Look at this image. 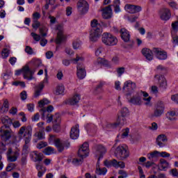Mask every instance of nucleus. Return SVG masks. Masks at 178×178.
Listing matches in <instances>:
<instances>
[{
    "label": "nucleus",
    "instance_id": "f257e3e1",
    "mask_svg": "<svg viewBox=\"0 0 178 178\" xmlns=\"http://www.w3.org/2000/svg\"><path fill=\"white\" fill-rule=\"evenodd\" d=\"M19 137H24L25 145H24V149H29V144L31 141V136L33 134V128L31 126H23L22 127L18 133Z\"/></svg>",
    "mask_w": 178,
    "mask_h": 178
},
{
    "label": "nucleus",
    "instance_id": "f03ea898",
    "mask_svg": "<svg viewBox=\"0 0 178 178\" xmlns=\"http://www.w3.org/2000/svg\"><path fill=\"white\" fill-rule=\"evenodd\" d=\"M90 26L93 29L90 31V40L92 42H97L99 37L102 35V28L101 24H98V20L93 19L90 22Z\"/></svg>",
    "mask_w": 178,
    "mask_h": 178
},
{
    "label": "nucleus",
    "instance_id": "7ed1b4c3",
    "mask_svg": "<svg viewBox=\"0 0 178 178\" xmlns=\"http://www.w3.org/2000/svg\"><path fill=\"white\" fill-rule=\"evenodd\" d=\"M114 155L120 159V161H124L127 158H129L130 153L127 149V147L125 145H119L115 150Z\"/></svg>",
    "mask_w": 178,
    "mask_h": 178
},
{
    "label": "nucleus",
    "instance_id": "20e7f679",
    "mask_svg": "<svg viewBox=\"0 0 178 178\" xmlns=\"http://www.w3.org/2000/svg\"><path fill=\"white\" fill-rule=\"evenodd\" d=\"M22 73H23L24 79H26V80H33V74L35 73V70H31L29 65H25L22 70H19L15 72L16 76H20Z\"/></svg>",
    "mask_w": 178,
    "mask_h": 178
},
{
    "label": "nucleus",
    "instance_id": "39448f33",
    "mask_svg": "<svg viewBox=\"0 0 178 178\" xmlns=\"http://www.w3.org/2000/svg\"><path fill=\"white\" fill-rule=\"evenodd\" d=\"M102 41L103 44L108 47H113V45H116V44H118V38L108 33H103Z\"/></svg>",
    "mask_w": 178,
    "mask_h": 178
},
{
    "label": "nucleus",
    "instance_id": "423d86ee",
    "mask_svg": "<svg viewBox=\"0 0 178 178\" xmlns=\"http://www.w3.org/2000/svg\"><path fill=\"white\" fill-rule=\"evenodd\" d=\"M54 145L58 152H63L65 149L70 147V142L69 140H60L59 138L54 139Z\"/></svg>",
    "mask_w": 178,
    "mask_h": 178
},
{
    "label": "nucleus",
    "instance_id": "0eeeda50",
    "mask_svg": "<svg viewBox=\"0 0 178 178\" xmlns=\"http://www.w3.org/2000/svg\"><path fill=\"white\" fill-rule=\"evenodd\" d=\"M141 95H143L145 98L148 97V93L147 92L140 91L136 93L131 99L129 100L130 104H133V105H141L143 104V101L141 100Z\"/></svg>",
    "mask_w": 178,
    "mask_h": 178
},
{
    "label": "nucleus",
    "instance_id": "6e6552de",
    "mask_svg": "<svg viewBox=\"0 0 178 178\" xmlns=\"http://www.w3.org/2000/svg\"><path fill=\"white\" fill-rule=\"evenodd\" d=\"M165 112V104L162 101H159L154 106V110L153 116L154 118H161V115H163Z\"/></svg>",
    "mask_w": 178,
    "mask_h": 178
},
{
    "label": "nucleus",
    "instance_id": "1a4fd4ad",
    "mask_svg": "<svg viewBox=\"0 0 178 178\" xmlns=\"http://www.w3.org/2000/svg\"><path fill=\"white\" fill-rule=\"evenodd\" d=\"M136 83L132 82L131 81H127L124 82L122 90L124 92H127V95H131L134 90H136Z\"/></svg>",
    "mask_w": 178,
    "mask_h": 178
},
{
    "label": "nucleus",
    "instance_id": "9d476101",
    "mask_svg": "<svg viewBox=\"0 0 178 178\" xmlns=\"http://www.w3.org/2000/svg\"><path fill=\"white\" fill-rule=\"evenodd\" d=\"M77 9L81 15H86L88 13L90 6L88 3L84 0H80L77 3Z\"/></svg>",
    "mask_w": 178,
    "mask_h": 178
},
{
    "label": "nucleus",
    "instance_id": "9b49d317",
    "mask_svg": "<svg viewBox=\"0 0 178 178\" xmlns=\"http://www.w3.org/2000/svg\"><path fill=\"white\" fill-rule=\"evenodd\" d=\"M90 145L88 143L85 142L82 146L79 148L78 151V156L79 158H87L88 154L90 153V149L88 148Z\"/></svg>",
    "mask_w": 178,
    "mask_h": 178
},
{
    "label": "nucleus",
    "instance_id": "f8f14e48",
    "mask_svg": "<svg viewBox=\"0 0 178 178\" xmlns=\"http://www.w3.org/2000/svg\"><path fill=\"white\" fill-rule=\"evenodd\" d=\"M152 51L157 59H159L160 60H165V59H168V53L162 49L154 47Z\"/></svg>",
    "mask_w": 178,
    "mask_h": 178
},
{
    "label": "nucleus",
    "instance_id": "ddd939ff",
    "mask_svg": "<svg viewBox=\"0 0 178 178\" xmlns=\"http://www.w3.org/2000/svg\"><path fill=\"white\" fill-rule=\"evenodd\" d=\"M126 12L134 15V13H138L143 10V8L140 6H136L132 4H126L124 6Z\"/></svg>",
    "mask_w": 178,
    "mask_h": 178
},
{
    "label": "nucleus",
    "instance_id": "4468645a",
    "mask_svg": "<svg viewBox=\"0 0 178 178\" xmlns=\"http://www.w3.org/2000/svg\"><path fill=\"white\" fill-rule=\"evenodd\" d=\"M159 15L160 17V19L161 20H164L165 22H168L169 19L172 17V13H170V10L169 8H161L159 12Z\"/></svg>",
    "mask_w": 178,
    "mask_h": 178
},
{
    "label": "nucleus",
    "instance_id": "2eb2a0df",
    "mask_svg": "<svg viewBox=\"0 0 178 178\" xmlns=\"http://www.w3.org/2000/svg\"><path fill=\"white\" fill-rule=\"evenodd\" d=\"M155 79L158 80L159 88L161 90H166L168 87V82L166 81V78L163 75L156 74L154 76Z\"/></svg>",
    "mask_w": 178,
    "mask_h": 178
},
{
    "label": "nucleus",
    "instance_id": "dca6fc26",
    "mask_svg": "<svg viewBox=\"0 0 178 178\" xmlns=\"http://www.w3.org/2000/svg\"><path fill=\"white\" fill-rule=\"evenodd\" d=\"M0 137L4 140L8 141L12 137L10 131L6 127H1L0 128Z\"/></svg>",
    "mask_w": 178,
    "mask_h": 178
},
{
    "label": "nucleus",
    "instance_id": "f3484780",
    "mask_svg": "<svg viewBox=\"0 0 178 178\" xmlns=\"http://www.w3.org/2000/svg\"><path fill=\"white\" fill-rule=\"evenodd\" d=\"M17 156H19L18 152H13L11 148L8 149L7 152V159L8 162H16L17 161Z\"/></svg>",
    "mask_w": 178,
    "mask_h": 178
},
{
    "label": "nucleus",
    "instance_id": "a211bd4d",
    "mask_svg": "<svg viewBox=\"0 0 178 178\" xmlns=\"http://www.w3.org/2000/svg\"><path fill=\"white\" fill-rule=\"evenodd\" d=\"M168 142V137L165 134L159 135L156 139V144L160 147V148H163L166 145Z\"/></svg>",
    "mask_w": 178,
    "mask_h": 178
},
{
    "label": "nucleus",
    "instance_id": "6ab92c4d",
    "mask_svg": "<svg viewBox=\"0 0 178 178\" xmlns=\"http://www.w3.org/2000/svg\"><path fill=\"white\" fill-rule=\"evenodd\" d=\"M80 134V129H79V124H76L74 127H72L70 131V138L72 140H77Z\"/></svg>",
    "mask_w": 178,
    "mask_h": 178
},
{
    "label": "nucleus",
    "instance_id": "aec40b11",
    "mask_svg": "<svg viewBox=\"0 0 178 178\" xmlns=\"http://www.w3.org/2000/svg\"><path fill=\"white\" fill-rule=\"evenodd\" d=\"M77 77L80 79V80H83V79H84V77H86V68L84 67V65H81V64H79L77 65Z\"/></svg>",
    "mask_w": 178,
    "mask_h": 178
},
{
    "label": "nucleus",
    "instance_id": "412c9836",
    "mask_svg": "<svg viewBox=\"0 0 178 178\" xmlns=\"http://www.w3.org/2000/svg\"><path fill=\"white\" fill-rule=\"evenodd\" d=\"M103 19H111L112 17V5L104 8L102 13Z\"/></svg>",
    "mask_w": 178,
    "mask_h": 178
},
{
    "label": "nucleus",
    "instance_id": "4be33fe9",
    "mask_svg": "<svg viewBox=\"0 0 178 178\" xmlns=\"http://www.w3.org/2000/svg\"><path fill=\"white\" fill-rule=\"evenodd\" d=\"M120 33L121 34V38L124 42H129L130 41V32L127 29L122 28L120 29Z\"/></svg>",
    "mask_w": 178,
    "mask_h": 178
},
{
    "label": "nucleus",
    "instance_id": "5701e85b",
    "mask_svg": "<svg viewBox=\"0 0 178 178\" xmlns=\"http://www.w3.org/2000/svg\"><path fill=\"white\" fill-rule=\"evenodd\" d=\"M142 54L147 60H152L154 59V51L148 48L143 49Z\"/></svg>",
    "mask_w": 178,
    "mask_h": 178
},
{
    "label": "nucleus",
    "instance_id": "b1692460",
    "mask_svg": "<svg viewBox=\"0 0 178 178\" xmlns=\"http://www.w3.org/2000/svg\"><path fill=\"white\" fill-rule=\"evenodd\" d=\"M95 149L96 154L99 156L98 161H99V159L102 158V154L106 152V148L102 146V145H99L95 147Z\"/></svg>",
    "mask_w": 178,
    "mask_h": 178
},
{
    "label": "nucleus",
    "instance_id": "393cba45",
    "mask_svg": "<svg viewBox=\"0 0 178 178\" xmlns=\"http://www.w3.org/2000/svg\"><path fill=\"white\" fill-rule=\"evenodd\" d=\"M58 30V32L57 33V38L56 39V44H61L62 41L65 40V36L63 35V29L60 28V26H58L57 28Z\"/></svg>",
    "mask_w": 178,
    "mask_h": 178
},
{
    "label": "nucleus",
    "instance_id": "a878e982",
    "mask_svg": "<svg viewBox=\"0 0 178 178\" xmlns=\"http://www.w3.org/2000/svg\"><path fill=\"white\" fill-rule=\"evenodd\" d=\"M1 122L4 126L3 127H6L7 129H9L10 126H12V119H10L8 115H4L1 117Z\"/></svg>",
    "mask_w": 178,
    "mask_h": 178
},
{
    "label": "nucleus",
    "instance_id": "bb28decb",
    "mask_svg": "<svg viewBox=\"0 0 178 178\" xmlns=\"http://www.w3.org/2000/svg\"><path fill=\"white\" fill-rule=\"evenodd\" d=\"M95 66H97V67H99L101 65H103L104 66H106V67L111 66L109 64V61L106 60L104 58H99L94 63Z\"/></svg>",
    "mask_w": 178,
    "mask_h": 178
},
{
    "label": "nucleus",
    "instance_id": "cd10ccee",
    "mask_svg": "<svg viewBox=\"0 0 178 178\" xmlns=\"http://www.w3.org/2000/svg\"><path fill=\"white\" fill-rule=\"evenodd\" d=\"M80 101V95H75L72 98L67 100L66 104L68 105H77Z\"/></svg>",
    "mask_w": 178,
    "mask_h": 178
},
{
    "label": "nucleus",
    "instance_id": "c85d7f7f",
    "mask_svg": "<svg viewBox=\"0 0 178 178\" xmlns=\"http://www.w3.org/2000/svg\"><path fill=\"white\" fill-rule=\"evenodd\" d=\"M31 155L34 158V162H41L44 159V154L36 151L33 152Z\"/></svg>",
    "mask_w": 178,
    "mask_h": 178
},
{
    "label": "nucleus",
    "instance_id": "c756f323",
    "mask_svg": "<svg viewBox=\"0 0 178 178\" xmlns=\"http://www.w3.org/2000/svg\"><path fill=\"white\" fill-rule=\"evenodd\" d=\"M106 172H108V170L106 169V168H101V167H99V161H98L96 165V170H95L96 175H99V176L101 175L104 176V175H106Z\"/></svg>",
    "mask_w": 178,
    "mask_h": 178
},
{
    "label": "nucleus",
    "instance_id": "7c9ffc66",
    "mask_svg": "<svg viewBox=\"0 0 178 178\" xmlns=\"http://www.w3.org/2000/svg\"><path fill=\"white\" fill-rule=\"evenodd\" d=\"M44 82H41L38 86L35 87V93H34V97L35 98H38L41 95V92L42 90H44Z\"/></svg>",
    "mask_w": 178,
    "mask_h": 178
},
{
    "label": "nucleus",
    "instance_id": "2f4dec72",
    "mask_svg": "<svg viewBox=\"0 0 178 178\" xmlns=\"http://www.w3.org/2000/svg\"><path fill=\"white\" fill-rule=\"evenodd\" d=\"M31 63L33 65V67L31 70H35V72L40 67V65L42 63L41 60L33 58L31 60Z\"/></svg>",
    "mask_w": 178,
    "mask_h": 178
},
{
    "label": "nucleus",
    "instance_id": "473e14b6",
    "mask_svg": "<svg viewBox=\"0 0 178 178\" xmlns=\"http://www.w3.org/2000/svg\"><path fill=\"white\" fill-rule=\"evenodd\" d=\"M159 156H161V152L156 150L147 154L148 159L150 161H152L154 158H159Z\"/></svg>",
    "mask_w": 178,
    "mask_h": 178
},
{
    "label": "nucleus",
    "instance_id": "72a5a7b5",
    "mask_svg": "<svg viewBox=\"0 0 178 178\" xmlns=\"http://www.w3.org/2000/svg\"><path fill=\"white\" fill-rule=\"evenodd\" d=\"M114 12L119 13L120 12V0H114L113 2Z\"/></svg>",
    "mask_w": 178,
    "mask_h": 178
},
{
    "label": "nucleus",
    "instance_id": "f704fd0d",
    "mask_svg": "<svg viewBox=\"0 0 178 178\" xmlns=\"http://www.w3.org/2000/svg\"><path fill=\"white\" fill-rule=\"evenodd\" d=\"M117 124V126H124L126 123H127V121L126 120V117L123 116H119L118 119L117 120V122H115Z\"/></svg>",
    "mask_w": 178,
    "mask_h": 178
},
{
    "label": "nucleus",
    "instance_id": "c9c22d12",
    "mask_svg": "<svg viewBox=\"0 0 178 178\" xmlns=\"http://www.w3.org/2000/svg\"><path fill=\"white\" fill-rule=\"evenodd\" d=\"M65 92V86L63 85H59L56 90V95H62Z\"/></svg>",
    "mask_w": 178,
    "mask_h": 178
},
{
    "label": "nucleus",
    "instance_id": "e433bc0d",
    "mask_svg": "<svg viewBox=\"0 0 178 178\" xmlns=\"http://www.w3.org/2000/svg\"><path fill=\"white\" fill-rule=\"evenodd\" d=\"M175 116H178V111L177 112L174 111H168L167 113V118L169 120H175V118H175Z\"/></svg>",
    "mask_w": 178,
    "mask_h": 178
},
{
    "label": "nucleus",
    "instance_id": "4c0bfd02",
    "mask_svg": "<svg viewBox=\"0 0 178 178\" xmlns=\"http://www.w3.org/2000/svg\"><path fill=\"white\" fill-rule=\"evenodd\" d=\"M160 163L163 170H166L169 168V163L163 159H160Z\"/></svg>",
    "mask_w": 178,
    "mask_h": 178
},
{
    "label": "nucleus",
    "instance_id": "58836bf2",
    "mask_svg": "<svg viewBox=\"0 0 178 178\" xmlns=\"http://www.w3.org/2000/svg\"><path fill=\"white\" fill-rule=\"evenodd\" d=\"M84 161L83 158H80V159H73L72 160V163L75 166H79V165H81Z\"/></svg>",
    "mask_w": 178,
    "mask_h": 178
},
{
    "label": "nucleus",
    "instance_id": "ea45409f",
    "mask_svg": "<svg viewBox=\"0 0 178 178\" xmlns=\"http://www.w3.org/2000/svg\"><path fill=\"white\" fill-rule=\"evenodd\" d=\"M127 42L124 45V48H126L127 49H131V48H133V47H134V40H133L129 39V40L128 42Z\"/></svg>",
    "mask_w": 178,
    "mask_h": 178
},
{
    "label": "nucleus",
    "instance_id": "a19ab883",
    "mask_svg": "<svg viewBox=\"0 0 178 178\" xmlns=\"http://www.w3.org/2000/svg\"><path fill=\"white\" fill-rule=\"evenodd\" d=\"M35 137H38V140H44L45 138L44 131H40L35 134Z\"/></svg>",
    "mask_w": 178,
    "mask_h": 178
},
{
    "label": "nucleus",
    "instance_id": "79ce46f5",
    "mask_svg": "<svg viewBox=\"0 0 178 178\" xmlns=\"http://www.w3.org/2000/svg\"><path fill=\"white\" fill-rule=\"evenodd\" d=\"M44 153L46 155H51V154H54V148L51 147H47L44 149Z\"/></svg>",
    "mask_w": 178,
    "mask_h": 178
},
{
    "label": "nucleus",
    "instance_id": "37998d69",
    "mask_svg": "<svg viewBox=\"0 0 178 178\" xmlns=\"http://www.w3.org/2000/svg\"><path fill=\"white\" fill-rule=\"evenodd\" d=\"M48 104H49V101H48L47 99H43L38 102L39 106L40 108H42L44 106V105H48Z\"/></svg>",
    "mask_w": 178,
    "mask_h": 178
},
{
    "label": "nucleus",
    "instance_id": "c03bdc74",
    "mask_svg": "<svg viewBox=\"0 0 178 178\" xmlns=\"http://www.w3.org/2000/svg\"><path fill=\"white\" fill-rule=\"evenodd\" d=\"M129 115V108L124 107L121 110V116L126 118Z\"/></svg>",
    "mask_w": 178,
    "mask_h": 178
},
{
    "label": "nucleus",
    "instance_id": "a18cd8bd",
    "mask_svg": "<svg viewBox=\"0 0 178 178\" xmlns=\"http://www.w3.org/2000/svg\"><path fill=\"white\" fill-rule=\"evenodd\" d=\"M116 127H118V124H116V122L107 124L106 126L107 130H113V129H116Z\"/></svg>",
    "mask_w": 178,
    "mask_h": 178
},
{
    "label": "nucleus",
    "instance_id": "49530a36",
    "mask_svg": "<svg viewBox=\"0 0 178 178\" xmlns=\"http://www.w3.org/2000/svg\"><path fill=\"white\" fill-rule=\"evenodd\" d=\"M53 130L56 133H59L60 131V123H56L53 125Z\"/></svg>",
    "mask_w": 178,
    "mask_h": 178
},
{
    "label": "nucleus",
    "instance_id": "de8ad7c7",
    "mask_svg": "<svg viewBox=\"0 0 178 178\" xmlns=\"http://www.w3.org/2000/svg\"><path fill=\"white\" fill-rule=\"evenodd\" d=\"M129 133H130V129L126 128L125 129H123L122 134V138L127 137V136H129Z\"/></svg>",
    "mask_w": 178,
    "mask_h": 178
},
{
    "label": "nucleus",
    "instance_id": "09e8293b",
    "mask_svg": "<svg viewBox=\"0 0 178 178\" xmlns=\"http://www.w3.org/2000/svg\"><path fill=\"white\" fill-rule=\"evenodd\" d=\"M139 16H140V15H132V16L128 17V20L131 23H134V22H136V20H137V19H138Z\"/></svg>",
    "mask_w": 178,
    "mask_h": 178
},
{
    "label": "nucleus",
    "instance_id": "8fccbe9b",
    "mask_svg": "<svg viewBox=\"0 0 178 178\" xmlns=\"http://www.w3.org/2000/svg\"><path fill=\"white\" fill-rule=\"evenodd\" d=\"M72 60L74 62V63H77V62H83V60H84V58L76 55V58H73Z\"/></svg>",
    "mask_w": 178,
    "mask_h": 178
},
{
    "label": "nucleus",
    "instance_id": "3c124183",
    "mask_svg": "<svg viewBox=\"0 0 178 178\" xmlns=\"http://www.w3.org/2000/svg\"><path fill=\"white\" fill-rule=\"evenodd\" d=\"M25 52L28 54V55H33L34 54V51H33V48L30 46H26L25 48Z\"/></svg>",
    "mask_w": 178,
    "mask_h": 178
},
{
    "label": "nucleus",
    "instance_id": "603ef678",
    "mask_svg": "<svg viewBox=\"0 0 178 178\" xmlns=\"http://www.w3.org/2000/svg\"><path fill=\"white\" fill-rule=\"evenodd\" d=\"M15 167H16V165H15V163H9L8 165V166L6 167V170L7 172H11L12 170H13V168Z\"/></svg>",
    "mask_w": 178,
    "mask_h": 178
},
{
    "label": "nucleus",
    "instance_id": "864d4df0",
    "mask_svg": "<svg viewBox=\"0 0 178 178\" xmlns=\"http://www.w3.org/2000/svg\"><path fill=\"white\" fill-rule=\"evenodd\" d=\"M156 69L157 71L162 72L163 73H165L166 70H168V69L162 65L157 66Z\"/></svg>",
    "mask_w": 178,
    "mask_h": 178
},
{
    "label": "nucleus",
    "instance_id": "5fc2aeb1",
    "mask_svg": "<svg viewBox=\"0 0 178 178\" xmlns=\"http://www.w3.org/2000/svg\"><path fill=\"white\" fill-rule=\"evenodd\" d=\"M1 56L4 58H8V56H9V50H8V49H4L1 51Z\"/></svg>",
    "mask_w": 178,
    "mask_h": 178
},
{
    "label": "nucleus",
    "instance_id": "6e6d98bb",
    "mask_svg": "<svg viewBox=\"0 0 178 178\" xmlns=\"http://www.w3.org/2000/svg\"><path fill=\"white\" fill-rule=\"evenodd\" d=\"M20 98L22 101H26V99H27V92L26 90H24L20 93Z\"/></svg>",
    "mask_w": 178,
    "mask_h": 178
},
{
    "label": "nucleus",
    "instance_id": "4d7b16f0",
    "mask_svg": "<svg viewBox=\"0 0 178 178\" xmlns=\"http://www.w3.org/2000/svg\"><path fill=\"white\" fill-rule=\"evenodd\" d=\"M47 145H48V143H47V142H40L38 144L37 148H38V149H41L42 148H44V147H47Z\"/></svg>",
    "mask_w": 178,
    "mask_h": 178
},
{
    "label": "nucleus",
    "instance_id": "13d9d810",
    "mask_svg": "<svg viewBox=\"0 0 178 178\" xmlns=\"http://www.w3.org/2000/svg\"><path fill=\"white\" fill-rule=\"evenodd\" d=\"M72 45H73L74 49H79V48H80V47H81V42H80L79 41H74L72 43Z\"/></svg>",
    "mask_w": 178,
    "mask_h": 178
},
{
    "label": "nucleus",
    "instance_id": "bf43d9fd",
    "mask_svg": "<svg viewBox=\"0 0 178 178\" xmlns=\"http://www.w3.org/2000/svg\"><path fill=\"white\" fill-rule=\"evenodd\" d=\"M124 67H118L117 68V73L119 76V77H120V76H122V74H123V73H124Z\"/></svg>",
    "mask_w": 178,
    "mask_h": 178
},
{
    "label": "nucleus",
    "instance_id": "052dcab7",
    "mask_svg": "<svg viewBox=\"0 0 178 178\" xmlns=\"http://www.w3.org/2000/svg\"><path fill=\"white\" fill-rule=\"evenodd\" d=\"M31 35H32L33 40H35V41H40V40H41V36H40V35L36 34L35 33H31Z\"/></svg>",
    "mask_w": 178,
    "mask_h": 178
},
{
    "label": "nucleus",
    "instance_id": "680f3d73",
    "mask_svg": "<svg viewBox=\"0 0 178 178\" xmlns=\"http://www.w3.org/2000/svg\"><path fill=\"white\" fill-rule=\"evenodd\" d=\"M40 17H41V14H40V13L35 12L33 14V21H38V19H40Z\"/></svg>",
    "mask_w": 178,
    "mask_h": 178
},
{
    "label": "nucleus",
    "instance_id": "e2e57ef3",
    "mask_svg": "<svg viewBox=\"0 0 178 178\" xmlns=\"http://www.w3.org/2000/svg\"><path fill=\"white\" fill-rule=\"evenodd\" d=\"M54 120L55 123H60V114L56 113L54 115Z\"/></svg>",
    "mask_w": 178,
    "mask_h": 178
},
{
    "label": "nucleus",
    "instance_id": "0e129e2a",
    "mask_svg": "<svg viewBox=\"0 0 178 178\" xmlns=\"http://www.w3.org/2000/svg\"><path fill=\"white\" fill-rule=\"evenodd\" d=\"M171 26H172V30H174V31H177V30H178V21H175V22H172Z\"/></svg>",
    "mask_w": 178,
    "mask_h": 178
},
{
    "label": "nucleus",
    "instance_id": "69168bd1",
    "mask_svg": "<svg viewBox=\"0 0 178 178\" xmlns=\"http://www.w3.org/2000/svg\"><path fill=\"white\" fill-rule=\"evenodd\" d=\"M40 23L38 21H33V23L32 24V27L33 29H35V30H37V29H38V27H40Z\"/></svg>",
    "mask_w": 178,
    "mask_h": 178
},
{
    "label": "nucleus",
    "instance_id": "338daca9",
    "mask_svg": "<svg viewBox=\"0 0 178 178\" xmlns=\"http://www.w3.org/2000/svg\"><path fill=\"white\" fill-rule=\"evenodd\" d=\"M103 91H104L103 89H99L96 87L93 91V94L94 95H99V94H101V92H103Z\"/></svg>",
    "mask_w": 178,
    "mask_h": 178
},
{
    "label": "nucleus",
    "instance_id": "774afa93",
    "mask_svg": "<svg viewBox=\"0 0 178 178\" xmlns=\"http://www.w3.org/2000/svg\"><path fill=\"white\" fill-rule=\"evenodd\" d=\"M172 101L175 102V104H178V95H174L171 97Z\"/></svg>",
    "mask_w": 178,
    "mask_h": 178
}]
</instances>
